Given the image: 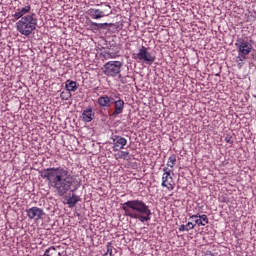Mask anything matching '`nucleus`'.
<instances>
[{
  "mask_svg": "<svg viewBox=\"0 0 256 256\" xmlns=\"http://www.w3.org/2000/svg\"><path fill=\"white\" fill-rule=\"evenodd\" d=\"M46 253L49 256H60L61 255V252H58L55 247H50V248L46 249Z\"/></svg>",
  "mask_w": 256,
  "mask_h": 256,
  "instance_id": "obj_19",
  "label": "nucleus"
},
{
  "mask_svg": "<svg viewBox=\"0 0 256 256\" xmlns=\"http://www.w3.org/2000/svg\"><path fill=\"white\" fill-rule=\"evenodd\" d=\"M43 256H49V254L47 253V250H45V253Z\"/></svg>",
  "mask_w": 256,
  "mask_h": 256,
  "instance_id": "obj_31",
  "label": "nucleus"
},
{
  "mask_svg": "<svg viewBox=\"0 0 256 256\" xmlns=\"http://www.w3.org/2000/svg\"><path fill=\"white\" fill-rule=\"evenodd\" d=\"M72 97L71 92H61L60 94V98L62 99V101H69Z\"/></svg>",
  "mask_w": 256,
  "mask_h": 256,
  "instance_id": "obj_20",
  "label": "nucleus"
},
{
  "mask_svg": "<svg viewBox=\"0 0 256 256\" xmlns=\"http://www.w3.org/2000/svg\"><path fill=\"white\" fill-rule=\"evenodd\" d=\"M252 55V58L254 59V60H256V54H251Z\"/></svg>",
  "mask_w": 256,
  "mask_h": 256,
  "instance_id": "obj_29",
  "label": "nucleus"
},
{
  "mask_svg": "<svg viewBox=\"0 0 256 256\" xmlns=\"http://www.w3.org/2000/svg\"><path fill=\"white\" fill-rule=\"evenodd\" d=\"M194 225H198V227H205L203 221H201V218H196Z\"/></svg>",
  "mask_w": 256,
  "mask_h": 256,
  "instance_id": "obj_26",
  "label": "nucleus"
},
{
  "mask_svg": "<svg viewBox=\"0 0 256 256\" xmlns=\"http://www.w3.org/2000/svg\"><path fill=\"white\" fill-rule=\"evenodd\" d=\"M65 89H66V91H69L70 93H71V91H72V92L77 91V89H78L77 82L68 79V80L65 82Z\"/></svg>",
  "mask_w": 256,
  "mask_h": 256,
  "instance_id": "obj_15",
  "label": "nucleus"
},
{
  "mask_svg": "<svg viewBox=\"0 0 256 256\" xmlns=\"http://www.w3.org/2000/svg\"><path fill=\"white\" fill-rule=\"evenodd\" d=\"M179 231H181V232L187 231V227L185 226V224H182L179 226Z\"/></svg>",
  "mask_w": 256,
  "mask_h": 256,
  "instance_id": "obj_28",
  "label": "nucleus"
},
{
  "mask_svg": "<svg viewBox=\"0 0 256 256\" xmlns=\"http://www.w3.org/2000/svg\"><path fill=\"white\" fill-rule=\"evenodd\" d=\"M31 5L27 4L26 6L19 7L14 14H12V17L14 18V21H19V19H23L25 15H31Z\"/></svg>",
  "mask_w": 256,
  "mask_h": 256,
  "instance_id": "obj_10",
  "label": "nucleus"
},
{
  "mask_svg": "<svg viewBox=\"0 0 256 256\" xmlns=\"http://www.w3.org/2000/svg\"><path fill=\"white\" fill-rule=\"evenodd\" d=\"M95 119V113L93 112V109L88 108L82 112V121L85 123H91Z\"/></svg>",
  "mask_w": 256,
  "mask_h": 256,
  "instance_id": "obj_13",
  "label": "nucleus"
},
{
  "mask_svg": "<svg viewBox=\"0 0 256 256\" xmlns=\"http://www.w3.org/2000/svg\"><path fill=\"white\" fill-rule=\"evenodd\" d=\"M175 163H177V155L172 154L168 159L167 166L173 169V167H175Z\"/></svg>",
  "mask_w": 256,
  "mask_h": 256,
  "instance_id": "obj_18",
  "label": "nucleus"
},
{
  "mask_svg": "<svg viewBox=\"0 0 256 256\" xmlns=\"http://www.w3.org/2000/svg\"><path fill=\"white\" fill-rule=\"evenodd\" d=\"M114 151H121V149H125V145H127V139L125 137L119 135L112 136Z\"/></svg>",
  "mask_w": 256,
  "mask_h": 256,
  "instance_id": "obj_11",
  "label": "nucleus"
},
{
  "mask_svg": "<svg viewBox=\"0 0 256 256\" xmlns=\"http://www.w3.org/2000/svg\"><path fill=\"white\" fill-rule=\"evenodd\" d=\"M27 216L29 219H34L35 221H39V219H43V215L45 212L43 209L39 207H32L26 210Z\"/></svg>",
  "mask_w": 256,
  "mask_h": 256,
  "instance_id": "obj_9",
  "label": "nucleus"
},
{
  "mask_svg": "<svg viewBox=\"0 0 256 256\" xmlns=\"http://www.w3.org/2000/svg\"><path fill=\"white\" fill-rule=\"evenodd\" d=\"M235 47L238 49V55H249L253 49V45H251V43L241 38L236 40Z\"/></svg>",
  "mask_w": 256,
  "mask_h": 256,
  "instance_id": "obj_6",
  "label": "nucleus"
},
{
  "mask_svg": "<svg viewBox=\"0 0 256 256\" xmlns=\"http://www.w3.org/2000/svg\"><path fill=\"white\" fill-rule=\"evenodd\" d=\"M121 67L123 63L121 61H109L103 66V73L107 77H121Z\"/></svg>",
  "mask_w": 256,
  "mask_h": 256,
  "instance_id": "obj_4",
  "label": "nucleus"
},
{
  "mask_svg": "<svg viewBox=\"0 0 256 256\" xmlns=\"http://www.w3.org/2000/svg\"><path fill=\"white\" fill-rule=\"evenodd\" d=\"M88 13L92 19H101L102 17H105V12L95 8L89 9Z\"/></svg>",
  "mask_w": 256,
  "mask_h": 256,
  "instance_id": "obj_14",
  "label": "nucleus"
},
{
  "mask_svg": "<svg viewBox=\"0 0 256 256\" xmlns=\"http://www.w3.org/2000/svg\"><path fill=\"white\" fill-rule=\"evenodd\" d=\"M224 141H226V143H229V145H233L234 143L233 136L227 134Z\"/></svg>",
  "mask_w": 256,
  "mask_h": 256,
  "instance_id": "obj_23",
  "label": "nucleus"
},
{
  "mask_svg": "<svg viewBox=\"0 0 256 256\" xmlns=\"http://www.w3.org/2000/svg\"><path fill=\"white\" fill-rule=\"evenodd\" d=\"M163 175H162V187H166L169 191H173L175 187L173 186V177H171V170L165 167L163 168Z\"/></svg>",
  "mask_w": 256,
  "mask_h": 256,
  "instance_id": "obj_8",
  "label": "nucleus"
},
{
  "mask_svg": "<svg viewBox=\"0 0 256 256\" xmlns=\"http://www.w3.org/2000/svg\"><path fill=\"white\" fill-rule=\"evenodd\" d=\"M247 59V54H238L237 60L243 63Z\"/></svg>",
  "mask_w": 256,
  "mask_h": 256,
  "instance_id": "obj_24",
  "label": "nucleus"
},
{
  "mask_svg": "<svg viewBox=\"0 0 256 256\" xmlns=\"http://www.w3.org/2000/svg\"><path fill=\"white\" fill-rule=\"evenodd\" d=\"M105 54L111 57V59H115L119 55V50L113 52V49L109 48L108 51H105Z\"/></svg>",
  "mask_w": 256,
  "mask_h": 256,
  "instance_id": "obj_21",
  "label": "nucleus"
},
{
  "mask_svg": "<svg viewBox=\"0 0 256 256\" xmlns=\"http://www.w3.org/2000/svg\"><path fill=\"white\" fill-rule=\"evenodd\" d=\"M122 157L123 159H127V157H129V152L128 151H122Z\"/></svg>",
  "mask_w": 256,
  "mask_h": 256,
  "instance_id": "obj_27",
  "label": "nucleus"
},
{
  "mask_svg": "<svg viewBox=\"0 0 256 256\" xmlns=\"http://www.w3.org/2000/svg\"><path fill=\"white\" fill-rule=\"evenodd\" d=\"M112 105H114V111L112 112L111 117H117L123 113L125 109V101L119 97V94L114 95Z\"/></svg>",
  "mask_w": 256,
  "mask_h": 256,
  "instance_id": "obj_7",
  "label": "nucleus"
},
{
  "mask_svg": "<svg viewBox=\"0 0 256 256\" xmlns=\"http://www.w3.org/2000/svg\"><path fill=\"white\" fill-rule=\"evenodd\" d=\"M113 99L114 96L103 95L98 98L97 103L100 107L109 108L113 105Z\"/></svg>",
  "mask_w": 256,
  "mask_h": 256,
  "instance_id": "obj_12",
  "label": "nucleus"
},
{
  "mask_svg": "<svg viewBox=\"0 0 256 256\" xmlns=\"http://www.w3.org/2000/svg\"><path fill=\"white\" fill-rule=\"evenodd\" d=\"M185 226L186 231H191V229H195V224L193 222H188Z\"/></svg>",
  "mask_w": 256,
  "mask_h": 256,
  "instance_id": "obj_25",
  "label": "nucleus"
},
{
  "mask_svg": "<svg viewBox=\"0 0 256 256\" xmlns=\"http://www.w3.org/2000/svg\"><path fill=\"white\" fill-rule=\"evenodd\" d=\"M105 254L109 256H113V244H111V242L107 243V251Z\"/></svg>",
  "mask_w": 256,
  "mask_h": 256,
  "instance_id": "obj_22",
  "label": "nucleus"
},
{
  "mask_svg": "<svg viewBox=\"0 0 256 256\" xmlns=\"http://www.w3.org/2000/svg\"><path fill=\"white\" fill-rule=\"evenodd\" d=\"M239 67H243L244 63H238Z\"/></svg>",
  "mask_w": 256,
  "mask_h": 256,
  "instance_id": "obj_30",
  "label": "nucleus"
},
{
  "mask_svg": "<svg viewBox=\"0 0 256 256\" xmlns=\"http://www.w3.org/2000/svg\"><path fill=\"white\" fill-rule=\"evenodd\" d=\"M133 59H138L139 61L146 63V65H153V63H155V56L151 55L145 46H142L138 53L133 54Z\"/></svg>",
  "mask_w": 256,
  "mask_h": 256,
  "instance_id": "obj_5",
  "label": "nucleus"
},
{
  "mask_svg": "<svg viewBox=\"0 0 256 256\" xmlns=\"http://www.w3.org/2000/svg\"><path fill=\"white\" fill-rule=\"evenodd\" d=\"M37 14L31 13L20 18L16 23V29L25 37H29L37 29Z\"/></svg>",
  "mask_w": 256,
  "mask_h": 256,
  "instance_id": "obj_3",
  "label": "nucleus"
},
{
  "mask_svg": "<svg viewBox=\"0 0 256 256\" xmlns=\"http://www.w3.org/2000/svg\"><path fill=\"white\" fill-rule=\"evenodd\" d=\"M113 25V23L91 22V27H94V29H107V27H113Z\"/></svg>",
  "mask_w": 256,
  "mask_h": 256,
  "instance_id": "obj_16",
  "label": "nucleus"
},
{
  "mask_svg": "<svg viewBox=\"0 0 256 256\" xmlns=\"http://www.w3.org/2000/svg\"><path fill=\"white\" fill-rule=\"evenodd\" d=\"M121 205L125 217H130V219H138V221L141 223L151 221V209H149V206H147L143 200H129Z\"/></svg>",
  "mask_w": 256,
  "mask_h": 256,
  "instance_id": "obj_2",
  "label": "nucleus"
},
{
  "mask_svg": "<svg viewBox=\"0 0 256 256\" xmlns=\"http://www.w3.org/2000/svg\"><path fill=\"white\" fill-rule=\"evenodd\" d=\"M40 177L48 181V185L55 189L60 197L67 195V193H72L69 196L66 204L70 209H73L77 203L81 201V196L75 194L77 189L81 187V182L77 181L69 171L63 167H52L41 170Z\"/></svg>",
  "mask_w": 256,
  "mask_h": 256,
  "instance_id": "obj_1",
  "label": "nucleus"
},
{
  "mask_svg": "<svg viewBox=\"0 0 256 256\" xmlns=\"http://www.w3.org/2000/svg\"><path fill=\"white\" fill-rule=\"evenodd\" d=\"M199 218L202 221V223H204V226L209 224V218L205 214H203V215L194 214V215L190 216V219H199Z\"/></svg>",
  "mask_w": 256,
  "mask_h": 256,
  "instance_id": "obj_17",
  "label": "nucleus"
}]
</instances>
